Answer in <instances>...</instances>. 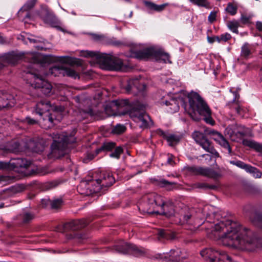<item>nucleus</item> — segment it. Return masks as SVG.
Here are the masks:
<instances>
[{
  "label": "nucleus",
  "instance_id": "obj_1",
  "mask_svg": "<svg viewBox=\"0 0 262 262\" xmlns=\"http://www.w3.org/2000/svg\"><path fill=\"white\" fill-rule=\"evenodd\" d=\"M206 228L223 245L231 246L243 251H252L256 248H262V241L253 233L241 226L231 219L221 216L220 213H213L206 216Z\"/></svg>",
  "mask_w": 262,
  "mask_h": 262
},
{
  "label": "nucleus",
  "instance_id": "obj_2",
  "mask_svg": "<svg viewBox=\"0 0 262 262\" xmlns=\"http://www.w3.org/2000/svg\"><path fill=\"white\" fill-rule=\"evenodd\" d=\"M157 207H160L163 210L162 214L170 217L174 215V205L171 201L164 202L162 197L155 193L147 194L143 196L140 202L139 210L144 213H159L155 211Z\"/></svg>",
  "mask_w": 262,
  "mask_h": 262
},
{
  "label": "nucleus",
  "instance_id": "obj_3",
  "mask_svg": "<svg viewBox=\"0 0 262 262\" xmlns=\"http://www.w3.org/2000/svg\"><path fill=\"white\" fill-rule=\"evenodd\" d=\"M189 107L188 113L195 121L199 120L197 115L204 117L205 121L211 125L214 124V121L211 117V111L207 103L197 93L192 92L188 95Z\"/></svg>",
  "mask_w": 262,
  "mask_h": 262
},
{
  "label": "nucleus",
  "instance_id": "obj_4",
  "mask_svg": "<svg viewBox=\"0 0 262 262\" xmlns=\"http://www.w3.org/2000/svg\"><path fill=\"white\" fill-rule=\"evenodd\" d=\"M81 56L96 60L102 69L111 71H127L128 68L122 61L113 55L91 51H82Z\"/></svg>",
  "mask_w": 262,
  "mask_h": 262
},
{
  "label": "nucleus",
  "instance_id": "obj_5",
  "mask_svg": "<svg viewBox=\"0 0 262 262\" xmlns=\"http://www.w3.org/2000/svg\"><path fill=\"white\" fill-rule=\"evenodd\" d=\"M115 182V179L110 173H103L98 179L92 181V185H96L92 189L87 188L88 183L85 182H82L78 187L79 192L85 195H90L94 193H98L102 189L112 186Z\"/></svg>",
  "mask_w": 262,
  "mask_h": 262
},
{
  "label": "nucleus",
  "instance_id": "obj_6",
  "mask_svg": "<svg viewBox=\"0 0 262 262\" xmlns=\"http://www.w3.org/2000/svg\"><path fill=\"white\" fill-rule=\"evenodd\" d=\"M145 107L144 104L137 101L128 111L130 118L135 121L140 122V126L143 128L147 127L149 125V121H151L150 118L145 112Z\"/></svg>",
  "mask_w": 262,
  "mask_h": 262
},
{
  "label": "nucleus",
  "instance_id": "obj_7",
  "mask_svg": "<svg viewBox=\"0 0 262 262\" xmlns=\"http://www.w3.org/2000/svg\"><path fill=\"white\" fill-rule=\"evenodd\" d=\"M53 143L51 145L52 152L54 155L63 156L67 153L69 137L64 134H53Z\"/></svg>",
  "mask_w": 262,
  "mask_h": 262
},
{
  "label": "nucleus",
  "instance_id": "obj_8",
  "mask_svg": "<svg viewBox=\"0 0 262 262\" xmlns=\"http://www.w3.org/2000/svg\"><path fill=\"white\" fill-rule=\"evenodd\" d=\"M50 107L51 104L49 101H40L36 104V113L40 116L46 114L42 118V122H40L41 124H44L45 128L52 126L54 119V115L48 112Z\"/></svg>",
  "mask_w": 262,
  "mask_h": 262
},
{
  "label": "nucleus",
  "instance_id": "obj_9",
  "mask_svg": "<svg viewBox=\"0 0 262 262\" xmlns=\"http://www.w3.org/2000/svg\"><path fill=\"white\" fill-rule=\"evenodd\" d=\"M115 250L122 254L129 253L136 256H139L145 253L144 249L139 248L136 245L120 241L114 246Z\"/></svg>",
  "mask_w": 262,
  "mask_h": 262
},
{
  "label": "nucleus",
  "instance_id": "obj_10",
  "mask_svg": "<svg viewBox=\"0 0 262 262\" xmlns=\"http://www.w3.org/2000/svg\"><path fill=\"white\" fill-rule=\"evenodd\" d=\"M193 139L199 144L205 151L214 155L216 157H219V154L214 148L211 142H210L202 133L195 131L192 134Z\"/></svg>",
  "mask_w": 262,
  "mask_h": 262
},
{
  "label": "nucleus",
  "instance_id": "obj_11",
  "mask_svg": "<svg viewBox=\"0 0 262 262\" xmlns=\"http://www.w3.org/2000/svg\"><path fill=\"white\" fill-rule=\"evenodd\" d=\"M39 16L45 23L52 27L57 28L63 31V29L59 26L60 21L54 13L48 7L43 6L41 7L39 12Z\"/></svg>",
  "mask_w": 262,
  "mask_h": 262
},
{
  "label": "nucleus",
  "instance_id": "obj_12",
  "mask_svg": "<svg viewBox=\"0 0 262 262\" xmlns=\"http://www.w3.org/2000/svg\"><path fill=\"white\" fill-rule=\"evenodd\" d=\"M51 75L54 76L62 75L67 76L75 79L79 78L78 74L72 68L66 66L64 64L55 66L50 69Z\"/></svg>",
  "mask_w": 262,
  "mask_h": 262
},
{
  "label": "nucleus",
  "instance_id": "obj_13",
  "mask_svg": "<svg viewBox=\"0 0 262 262\" xmlns=\"http://www.w3.org/2000/svg\"><path fill=\"white\" fill-rule=\"evenodd\" d=\"M34 81L31 83L35 88L40 89L41 92L45 95L50 93L52 90L51 84L45 80L41 76L37 74L30 73Z\"/></svg>",
  "mask_w": 262,
  "mask_h": 262
},
{
  "label": "nucleus",
  "instance_id": "obj_14",
  "mask_svg": "<svg viewBox=\"0 0 262 262\" xmlns=\"http://www.w3.org/2000/svg\"><path fill=\"white\" fill-rule=\"evenodd\" d=\"M190 169L193 174L196 175H202L213 179L217 178L219 176V174L217 172L209 168L192 167Z\"/></svg>",
  "mask_w": 262,
  "mask_h": 262
},
{
  "label": "nucleus",
  "instance_id": "obj_15",
  "mask_svg": "<svg viewBox=\"0 0 262 262\" xmlns=\"http://www.w3.org/2000/svg\"><path fill=\"white\" fill-rule=\"evenodd\" d=\"M15 101L13 96L7 93L0 92V110L13 106Z\"/></svg>",
  "mask_w": 262,
  "mask_h": 262
},
{
  "label": "nucleus",
  "instance_id": "obj_16",
  "mask_svg": "<svg viewBox=\"0 0 262 262\" xmlns=\"http://www.w3.org/2000/svg\"><path fill=\"white\" fill-rule=\"evenodd\" d=\"M146 88V85L142 82L138 78L129 79L127 82V84L125 87L126 92L130 93L134 89H137L139 91H142Z\"/></svg>",
  "mask_w": 262,
  "mask_h": 262
},
{
  "label": "nucleus",
  "instance_id": "obj_17",
  "mask_svg": "<svg viewBox=\"0 0 262 262\" xmlns=\"http://www.w3.org/2000/svg\"><path fill=\"white\" fill-rule=\"evenodd\" d=\"M88 224V222L84 219L75 220L66 223L64 228L66 229L71 230H77L82 229Z\"/></svg>",
  "mask_w": 262,
  "mask_h": 262
},
{
  "label": "nucleus",
  "instance_id": "obj_18",
  "mask_svg": "<svg viewBox=\"0 0 262 262\" xmlns=\"http://www.w3.org/2000/svg\"><path fill=\"white\" fill-rule=\"evenodd\" d=\"M143 4L146 7L147 10L149 12H160L163 11L165 8L168 6V3L163 4L162 5H157L153 2L148 1H144Z\"/></svg>",
  "mask_w": 262,
  "mask_h": 262
},
{
  "label": "nucleus",
  "instance_id": "obj_19",
  "mask_svg": "<svg viewBox=\"0 0 262 262\" xmlns=\"http://www.w3.org/2000/svg\"><path fill=\"white\" fill-rule=\"evenodd\" d=\"M23 55L15 52H12L5 54L3 56V59L7 62L14 64L16 62L21 59Z\"/></svg>",
  "mask_w": 262,
  "mask_h": 262
},
{
  "label": "nucleus",
  "instance_id": "obj_20",
  "mask_svg": "<svg viewBox=\"0 0 262 262\" xmlns=\"http://www.w3.org/2000/svg\"><path fill=\"white\" fill-rule=\"evenodd\" d=\"M12 170L17 168H27L30 164V162L25 159L17 158L11 160Z\"/></svg>",
  "mask_w": 262,
  "mask_h": 262
},
{
  "label": "nucleus",
  "instance_id": "obj_21",
  "mask_svg": "<svg viewBox=\"0 0 262 262\" xmlns=\"http://www.w3.org/2000/svg\"><path fill=\"white\" fill-rule=\"evenodd\" d=\"M154 57L156 61L159 62L171 63L169 55L161 50H156Z\"/></svg>",
  "mask_w": 262,
  "mask_h": 262
},
{
  "label": "nucleus",
  "instance_id": "obj_22",
  "mask_svg": "<svg viewBox=\"0 0 262 262\" xmlns=\"http://www.w3.org/2000/svg\"><path fill=\"white\" fill-rule=\"evenodd\" d=\"M169 257V260L173 261H180L186 258V256L183 255L182 251L180 249L170 250Z\"/></svg>",
  "mask_w": 262,
  "mask_h": 262
},
{
  "label": "nucleus",
  "instance_id": "obj_23",
  "mask_svg": "<svg viewBox=\"0 0 262 262\" xmlns=\"http://www.w3.org/2000/svg\"><path fill=\"white\" fill-rule=\"evenodd\" d=\"M225 133L228 135L229 137L232 140H234L233 138L234 136H237L239 134L241 136H244V133L240 132L237 130V125L236 124L229 125L225 129Z\"/></svg>",
  "mask_w": 262,
  "mask_h": 262
},
{
  "label": "nucleus",
  "instance_id": "obj_24",
  "mask_svg": "<svg viewBox=\"0 0 262 262\" xmlns=\"http://www.w3.org/2000/svg\"><path fill=\"white\" fill-rule=\"evenodd\" d=\"M229 106L232 111H235L239 116L243 117L246 111V110L242 107L239 102L235 100L229 103Z\"/></svg>",
  "mask_w": 262,
  "mask_h": 262
},
{
  "label": "nucleus",
  "instance_id": "obj_25",
  "mask_svg": "<svg viewBox=\"0 0 262 262\" xmlns=\"http://www.w3.org/2000/svg\"><path fill=\"white\" fill-rule=\"evenodd\" d=\"M217 251L212 249H206L201 252V255L205 258L208 259L212 262H215L216 261L215 253H217Z\"/></svg>",
  "mask_w": 262,
  "mask_h": 262
},
{
  "label": "nucleus",
  "instance_id": "obj_26",
  "mask_svg": "<svg viewBox=\"0 0 262 262\" xmlns=\"http://www.w3.org/2000/svg\"><path fill=\"white\" fill-rule=\"evenodd\" d=\"M156 50L153 49H146L137 53V57L140 59H148L151 56L155 57Z\"/></svg>",
  "mask_w": 262,
  "mask_h": 262
},
{
  "label": "nucleus",
  "instance_id": "obj_27",
  "mask_svg": "<svg viewBox=\"0 0 262 262\" xmlns=\"http://www.w3.org/2000/svg\"><path fill=\"white\" fill-rule=\"evenodd\" d=\"M25 189V186L24 185L17 184L5 190V192L9 195H12L16 193H20L24 191Z\"/></svg>",
  "mask_w": 262,
  "mask_h": 262
},
{
  "label": "nucleus",
  "instance_id": "obj_28",
  "mask_svg": "<svg viewBox=\"0 0 262 262\" xmlns=\"http://www.w3.org/2000/svg\"><path fill=\"white\" fill-rule=\"evenodd\" d=\"M243 145L252 148L262 154V144L247 139L243 140Z\"/></svg>",
  "mask_w": 262,
  "mask_h": 262
},
{
  "label": "nucleus",
  "instance_id": "obj_29",
  "mask_svg": "<svg viewBox=\"0 0 262 262\" xmlns=\"http://www.w3.org/2000/svg\"><path fill=\"white\" fill-rule=\"evenodd\" d=\"M177 183L169 182L165 179H161L158 181V185L160 187L165 188L168 190H171L176 188Z\"/></svg>",
  "mask_w": 262,
  "mask_h": 262
},
{
  "label": "nucleus",
  "instance_id": "obj_30",
  "mask_svg": "<svg viewBox=\"0 0 262 262\" xmlns=\"http://www.w3.org/2000/svg\"><path fill=\"white\" fill-rule=\"evenodd\" d=\"M123 101H119L118 100H114L109 104H107L105 107V112L108 115L111 116L115 114L114 112L111 111V107H117L122 105Z\"/></svg>",
  "mask_w": 262,
  "mask_h": 262
},
{
  "label": "nucleus",
  "instance_id": "obj_31",
  "mask_svg": "<svg viewBox=\"0 0 262 262\" xmlns=\"http://www.w3.org/2000/svg\"><path fill=\"white\" fill-rule=\"evenodd\" d=\"M36 2L37 0L28 1L21 7V8L19 10L18 12V15H20L21 13L25 11H28L32 9L35 6Z\"/></svg>",
  "mask_w": 262,
  "mask_h": 262
},
{
  "label": "nucleus",
  "instance_id": "obj_32",
  "mask_svg": "<svg viewBox=\"0 0 262 262\" xmlns=\"http://www.w3.org/2000/svg\"><path fill=\"white\" fill-rule=\"evenodd\" d=\"M165 104L167 106H170L169 109L167 110V111L170 113H175L179 110V104L177 100L176 99H171L169 101H166Z\"/></svg>",
  "mask_w": 262,
  "mask_h": 262
},
{
  "label": "nucleus",
  "instance_id": "obj_33",
  "mask_svg": "<svg viewBox=\"0 0 262 262\" xmlns=\"http://www.w3.org/2000/svg\"><path fill=\"white\" fill-rule=\"evenodd\" d=\"M115 143L113 142L104 143L100 148L96 150V154H98L102 150L110 151L115 147Z\"/></svg>",
  "mask_w": 262,
  "mask_h": 262
},
{
  "label": "nucleus",
  "instance_id": "obj_34",
  "mask_svg": "<svg viewBox=\"0 0 262 262\" xmlns=\"http://www.w3.org/2000/svg\"><path fill=\"white\" fill-rule=\"evenodd\" d=\"M18 143L16 142H14L11 143H8L6 147H2V149L7 152H14L18 149Z\"/></svg>",
  "mask_w": 262,
  "mask_h": 262
},
{
  "label": "nucleus",
  "instance_id": "obj_35",
  "mask_svg": "<svg viewBox=\"0 0 262 262\" xmlns=\"http://www.w3.org/2000/svg\"><path fill=\"white\" fill-rule=\"evenodd\" d=\"M251 54V48L248 43H245L242 47L241 56L248 58Z\"/></svg>",
  "mask_w": 262,
  "mask_h": 262
},
{
  "label": "nucleus",
  "instance_id": "obj_36",
  "mask_svg": "<svg viewBox=\"0 0 262 262\" xmlns=\"http://www.w3.org/2000/svg\"><path fill=\"white\" fill-rule=\"evenodd\" d=\"M239 26V23L236 20L229 21L227 23V27L229 28V29L233 32L237 34L238 33L237 29Z\"/></svg>",
  "mask_w": 262,
  "mask_h": 262
},
{
  "label": "nucleus",
  "instance_id": "obj_37",
  "mask_svg": "<svg viewBox=\"0 0 262 262\" xmlns=\"http://www.w3.org/2000/svg\"><path fill=\"white\" fill-rule=\"evenodd\" d=\"M247 172L252 174L255 178H260L262 176V173L257 168L249 165L247 170Z\"/></svg>",
  "mask_w": 262,
  "mask_h": 262
},
{
  "label": "nucleus",
  "instance_id": "obj_38",
  "mask_svg": "<svg viewBox=\"0 0 262 262\" xmlns=\"http://www.w3.org/2000/svg\"><path fill=\"white\" fill-rule=\"evenodd\" d=\"M193 5L199 7H205L206 8H210V3L207 0H188Z\"/></svg>",
  "mask_w": 262,
  "mask_h": 262
},
{
  "label": "nucleus",
  "instance_id": "obj_39",
  "mask_svg": "<svg viewBox=\"0 0 262 262\" xmlns=\"http://www.w3.org/2000/svg\"><path fill=\"white\" fill-rule=\"evenodd\" d=\"M216 256V260L218 261H230V257L227 255L225 252L217 251V253H215Z\"/></svg>",
  "mask_w": 262,
  "mask_h": 262
},
{
  "label": "nucleus",
  "instance_id": "obj_40",
  "mask_svg": "<svg viewBox=\"0 0 262 262\" xmlns=\"http://www.w3.org/2000/svg\"><path fill=\"white\" fill-rule=\"evenodd\" d=\"M226 11L230 15H234L237 13V6L234 3H229L226 8Z\"/></svg>",
  "mask_w": 262,
  "mask_h": 262
},
{
  "label": "nucleus",
  "instance_id": "obj_41",
  "mask_svg": "<svg viewBox=\"0 0 262 262\" xmlns=\"http://www.w3.org/2000/svg\"><path fill=\"white\" fill-rule=\"evenodd\" d=\"M217 143H219L222 147L227 149L228 150V154L229 155H231L232 149L229 145V142L224 136L222 137V138L217 142Z\"/></svg>",
  "mask_w": 262,
  "mask_h": 262
},
{
  "label": "nucleus",
  "instance_id": "obj_42",
  "mask_svg": "<svg viewBox=\"0 0 262 262\" xmlns=\"http://www.w3.org/2000/svg\"><path fill=\"white\" fill-rule=\"evenodd\" d=\"M126 130V127L122 124H117L114 126L111 130V133L113 134H121L124 133Z\"/></svg>",
  "mask_w": 262,
  "mask_h": 262
},
{
  "label": "nucleus",
  "instance_id": "obj_43",
  "mask_svg": "<svg viewBox=\"0 0 262 262\" xmlns=\"http://www.w3.org/2000/svg\"><path fill=\"white\" fill-rule=\"evenodd\" d=\"M165 139L170 146H173L177 144L180 140V138L174 135H169L166 136Z\"/></svg>",
  "mask_w": 262,
  "mask_h": 262
},
{
  "label": "nucleus",
  "instance_id": "obj_44",
  "mask_svg": "<svg viewBox=\"0 0 262 262\" xmlns=\"http://www.w3.org/2000/svg\"><path fill=\"white\" fill-rule=\"evenodd\" d=\"M62 204L63 201L61 199H55L50 203V207L52 209H57L59 208Z\"/></svg>",
  "mask_w": 262,
  "mask_h": 262
},
{
  "label": "nucleus",
  "instance_id": "obj_45",
  "mask_svg": "<svg viewBox=\"0 0 262 262\" xmlns=\"http://www.w3.org/2000/svg\"><path fill=\"white\" fill-rule=\"evenodd\" d=\"M34 215L30 212H25L19 215V218L23 220V223H27L33 219Z\"/></svg>",
  "mask_w": 262,
  "mask_h": 262
},
{
  "label": "nucleus",
  "instance_id": "obj_46",
  "mask_svg": "<svg viewBox=\"0 0 262 262\" xmlns=\"http://www.w3.org/2000/svg\"><path fill=\"white\" fill-rule=\"evenodd\" d=\"M195 187L198 188H202V189H215L216 188V186L214 185H209L207 183H198L194 184Z\"/></svg>",
  "mask_w": 262,
  "mask_h": 262
},
{
  "label": "nucleus",
  "instance_id": "obj_47",
  "mask_svg": "<svg viewBox=\"0 0 262 262\" xmlns=\"http://www.w3.org/2000/svg\"><path fill=\"white\" fill-rule=\"evenodd\" d=\"M11 160L9 162L0 161V170H12Z\"/></svg>",
  "mask_w": 262,
  "mask_h": 262
},
{
  "label": "nucleus",
  "instance_id": "obj_48",
  "mask_svg": "<svg viewBox=\"0 0 262 262\" xmlns=\"http://www.w3.org/2000/svg\"><path fill=\"white\" fill-rule=\"evenodd\" d=\"M15 179V178L10 176L0 175V184L10 183Z\"/></svg>",
  "mask_w": 262,
  "mask_h": 262
},
{
  "label": "nucleus",
  "instance_id": "obj_49",
  "mask_svg": "<svg viewBox=\"0 0 262 262\" xmlns=\"http://www.w3.org/2000/svg\"><path fill=\"white\" fill-rule=\"evenodd\" d=\"M231 163L236 166L245 170L246 171L250 165L246 164L241 161H231Z\"/></svg>",
  "mask_w": 262,
  "mask_h": 262
},
{
  "label": "nucleus",
  "instance_id": "obj_50",
  "mask_svg": "<svg viewBox=\"0 0 262 262\" xmlns=\"http://www.w3.org/2000/svg\"><path fill=\"white\" fill-rule=\"evenodd\" d=\"M122 152L123 150L121 147H117L115 150L110 154V157L119 159Z\"/></svg>",
  "mask_w": 262,
  "mask_h": 262
},
{
  "label": "nucleus",
  "instance_id": "obj_51",
  "mask_svg": "<svg viewBox=\"0 0 262 262\" xmlns=\"http://www.w3.org/2000/svg\"><path fill=\"white\" fill-rule=\"evenodd\" d=\"M158 236L159 238H165L166 239L172 238L169 233L163 230H160L159 231Z\"/></svg>",
  "mask_w": 262,
  "mask_h": 262
},
{
  "label": "nucleus",
  "instance_id": "obj_52",
  "mask_svg": "<svg viewBox=\"0 0 262 262\" xmlns=\"http://www.w3.org/2000/svg\"><path fill=\"white\" fill-rule=\"evenodd\" d=\"M231 38V36L229 33H226L219 36L220 42H226Z\"/></svg>",
  "mask_w": 262,
  "mask_h": 262
},
{
  "label": "nucleus",
  "instance_id": "obj_53",
  "mask_svg": "<svg viewBox=\"0 0 262 262\" xmlns=\"http://www.w3.org/2000/svg\"><path fill=\"white\" fill-rule=\"evenodd\" d=\"M216 17V12L215 11H212L209 16H208V20L210 23H213Z\"/></svg>",
  "mask_w": 262,
  "mask_h": 262
},
{
  "label": "nucleus",
  "instance_id": "obj_54",
  "mask_svg": "<svg viewBox=\"0 0 262 262\" xmlns=\"http://www.w3.org/2000/svg\"><path fill=\"white\" fill-rule=\"evenodd\" d=\"M255 221L258 224H260L259 226L262 228V214L256 213L255 215Z\"/></svg>",
  "mask_w": 262,
  "mask_h": 262
},
{
  "label": "nucleus",
  "instance_id": "obj_55",
  "mask_svg": "<svg viewBox=\"0 0 262 262\" xmlns=\"http://www.w3.org/2000/svg\"><path fill=\"white\" fill-rule=\"evenodd\" d=\"M207 40H208V41L210 43H212L215 41H217L218 42H220L219 36H214L213 37H208Z\"/></svg>",
  "mask_w": 262,
  "mask_h": 262
},
{
  "label": "nucleus",
  "instance_id": "obj_56",
  "mask_svg": "<svg viewBox=\"0 0 262 262\" xmlns=\"http://www.w3.org/2000/svg\"><path fill=\"white\" fill-rule=\"evenodd\" d=\"M25 121L28 124H29L30 125H33V124H35L37 123V120L32 119L29 117H27L26 118Z\"/></svg>",
  "mask_w": 262,
  "mask_h": 262
},
{
  "label": "nucleus",
  "instance_id": "obj_57",
  "mask_svg": "<svg viewBox=\"0 0 262 262\" xmlns=\"http://www.w3.org/2000/svg\"><path fill=\"white\" fill-rule=\"evenodd\" d=\"M96 181V180H83L82 181L79 185L82 183V182H86L88 184V186L86 187L87 188H89V189L90 188L91 189H92L93 188L95 187L96 186H97V185H92L91 184H91L92 182V181Z\"/></svg>",
  "mask_w": 262,
  "mask_h": 262
},
{
  "label": "nucleus",
  "instance_id": "obj_58",
  "mask_svg": "<svg viewBox=\"0 0 262 262\" xmlns=\"http://www.w3.org/2000/svg\"><path fill=\"white\" fill-rule=\"evenodd\" d=\"M223 137V136L220 133H217L214 134V136L212 138V139L215 141L217 143V142Z\"/></svg>",
  "mask_w": 262,
  "mask_h": 262
},
{
  "label": "nucleus",
  "instance_id": "obj_59",
  "mask_svg": "<svg viewBox=\"0 0 262 262\" xmlns=\"http://www.w3.org/2000/svg\"><path fill=\"white\" fill-rule=\"evenodd\" d=\"M43 147L42 145L38 143H37L36 146L33 148V150L35 152L41 151L43 150Z\"/></svg>",
  "mask_w": 262,
  "mask_h": 262
},
{
  "label": "nucleus",
  "instance_id": "obj_60",
  "mask_svg": "<svg viewBox=\"0 0 262 262\" xmlns=\"http://www.w3.org/2000/svg\"><path fill=\"white\" fill-rule=\"evenodd\" d=\"M52 200L50 199H42L41 200V204L43 207H47L48 206H50V203L51 202Z\"/></svg>",
  "mask_w": 262,
  "mask_h": 262
},
{
  "label": "nucleus",
  "instance_id": "obj_61",
  "mask_svg": "<svg viewBox=\"0 0 262 262\" xmlns=\"http://www.w3.org/2000/svg\"><path fill=\"white\" fill-rule=\"evenodd\" d=\"M86 113L91 116H94L95 117V119H98V117L97 116V115H96V113H95V112L94 111H93L92 109L91 108H89Z\"/></svg>",
  "mask_w": 262,
  "mask_h": 262
},
{
  "label": "nucleus",
  "instance_id": "obj_62",
  "mask_svg": "<svg viewBox=\"0 0 262 262\" xmlns=\"http://www.w3.org/2000/svg\"><path fill=\"white\" fill-rule=\"evenodd\" d=\"M68 62H70L72 64H75L77 65H80L81 64V61L78 59H71L70 58V60H67Z\"/></svg>",
  "mask_w": 262,
  "mask_h": 262
},
{
  "label": "nucleus",
  "instance_id": "obj_63",
  "mask_svg": "<svg viewBox=\"0 0 262 262\" xmlns=\"http://www.w3.org/2000/svg\"><path fill=\"white\" fill-rule=\"evenodd\" d=\"M191 214L188 213L187 214L184 215L183 216V223H187L188 220L191 218Z\"/></svg>",
  "mask_w": 262,
  "mask_h": 262
},
{
  "label": "nucleus",
  "instance_id": "obj_64",
  "mask_svg": "<svg viewBox=\"0 0 262 262\" xmlns=\"http://www.w3.org/2000/svg\"><path fill=\"white\" fill-rule=\"evenodd\" d=\"M250 18V17L249 16L242 15L241 18V20L243 24H246L249 21Z\"/></svg>",
  "mask_w": 262,
  "mask_h": 262
}]
</instances>
